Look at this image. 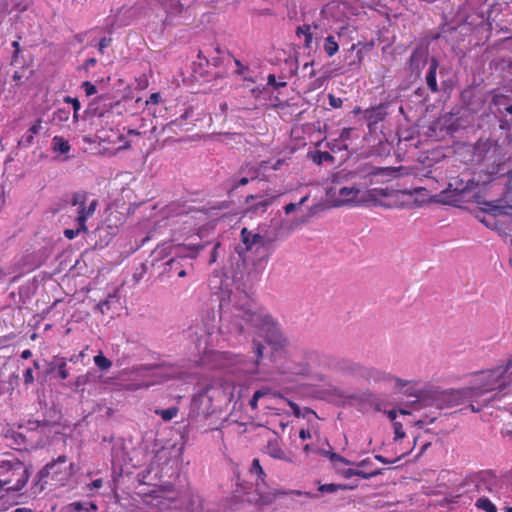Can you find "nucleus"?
<instances>
[{
    "label": "nucleus",
    "instance_id": "obj_39",
    "mask_svg": "<svg viewBox=\"0 0 512 512\" xmlns=\"http://www.w3.org/2000/svg\"><path fill=\"white\" fill-rule=\"evenodd\" d=\"M301 73L303 77L313 78L316 75V71L314 69V62H307L301 67Z\"/></svg>",
    "mask_w": 512,
    "mask_h": 512
},
{
    "label": "nucleus",
    "instance_id": "obj_5",
    "mask_svg": "<svg viewBox=\"0 0 512 512\" xmlns=\"http://www.w3.org/2000/svg\"><path fill=\"white\" fill-rule=\"evenodd\" d=\"M349 176V173H337L332 177V186L328 188L327 195L335 206H360L363 205V191L355 186L341 185Z\"/></svg>",
    "mask_w": 512,
    "mask_h": 512
},
{
    "label": "nucleus",
    "instance_id": "obj_57",
    "mask_svg": "<svg viewBox=\"0 0 512 512\" xmlns=\"http://www.w3.org/2000/svg\"><path fill=\"white\" fill-rule=\"evenodd\" d=\"M110 42H111L110 38H106V37L102 38L99 41V45H98L99 51L103 53L104 49L110 45Z\"/></svg>",
    "mask_w": 512,
    "mask_h": 512
},
{
    "label": "nucleus",
    "instance_id": "obj_9",
    "mask_svg": "<svg viewBox=\"0 0 512 512\" xmlns=\"http://www.w3.org/2000/svg\"><path fill=\"white\" fill-rule=\"evenodd\" d=\"M198 350L203 354L201 359L203 364L210 365L213 368H227L230 364L240 363L242 356L234 355L229 352L214 351L209 348L207 337L200 338Z\"/></svg>",
    "mask_w": 512,
    "mask_h": 512
},
{
    "label": "nucleus",
    "instance_id": "obj_29",
    "mask_svg": "<svg viewBox=\"0 0 512 512\" xmlns=\"http://www.w3.org/2000/svg\"><path fill=\"white\" fill-rule=\"evenodd\" d=\"M340 8L339 3L331 2L325 5L321 10V15L324 18L332 17L335 19H339L340 15L336 12L337 9Z\"/></svg>",
    "mask_w": 512,
    "mask_h": 512
},
{
    "label": "nucleus",
    "instance_id": "obj_25",
    "mask_svg": "<svg viewBox=\"0 0 512 512\" xmlns=\"http://www.w3.org/2000/svg\"><path fill=\"white\" fill-rule=\"evenodd\" d=\"M437 68H438V61L433 58L431 60V62H430L429 70H428V73L426 75L427 86L433 92H437L438 91V85H437V80H436Z\"/></svg>",
    "mask_w": 512,
    "mask_h": 512
},
{
    "label": "nucleus",
    "instance_id": "obj_47",
    "mask_svg": "<svg viewBox=\"0 0 512 512\" xmlns=\"http://www.w3.org/2000/svg\"><path fill=\"white\" fill-rule=\"evenodd\" d=\"M156 382H146V381H142L140 383H134V384H128L126 386V388L130 391H136L138 389H141V388H147L151 385H154Z\"/></svg>",
    "mask_w": 512,
    "mask_h": 512
},
{
    "label": "nucleus",
    "instance_id": "obj_60",
    "mask_svg": "<svg viewBox=\"0 0 512 512\" xmlns=\"http://www.w3.org/2000/svg\"><path fill=\"white\" fill-rule=\"evenodd\" d=\"M298 207H299V205H298V204H295V203H289V204H287V205L284 207V210H285V213H286V214H290V213H292L293 211H295Z\"/></svg>",
    "mask_w": 512,
    "mask_h": 512
},
{
    "label": "nucleus",
    "instance_id": "obj_18",
    "mask_svg": "<svg viewBox=\"0 0 512 512\" xmlns=\"http://www.w3.org/2000/svg\"><path fill=\"white\" fill-rule=\"evenodd\" d=\"M427 57V50L424 47L414 49L409 60L412 72L419 74L427 62Z\"/></svg>",
    "mask_w": 512,
    "mask_h": 512
},
{
    "label": "nucleus",
    "instance_id": "obj_2",
    "mask_svg": "<svg viewBox=\"0 0 512 512\" xmlns=\"http://www.w3.org/2000/svg\"><path fill=\"white\" fill-rule=\"evenodd\" d=\"M510 384H512V358L505 366L478 372L474 376L473 385L468 388L467 395L480 396L496 389H504Z\"/></svg>",
    "mask_w": 512,
    "mask_h": 512
},
{
    "label": "nucleus",
    "instance_id": "obj_34",
    "mask_svg": "<svg viewBox=\"0 0 512 512\" xmlns=\"http://www.w3.org/2000/svg\"><path fill=\"white\" fill-rule=\"evenodd\" d=\"M94 363L101 371H106L112 366V362L102 352L94 357Z\"/></svg>",
    "mask_w": 512,
    "mask_h": 512
},
{
    "label": "nucleus",
    "instance_id": "obj_40",
    "mask_svg": "<svg viewBox=\"0 0 512 512\" xmlns=\"http://www.w3.org/2000/svg\"><path fill=\"white\" fill-rule=\"evenodd\" d=\"M56 370L58 372V375L61 379L65 380L68 378L69 376V372L67 370V364H66V361L65 359H61L57 364H56Z\"/></svg>",
    "mask_w": 512,
    "mask_h": 512
},
{
    "label": "nucleus",
    "instance_id": "obj_1",
    "mask_svg": "<svg viewBox=\"0 0 512 512\" xmlns=\"http://www.w3.org/2000/svg\"><path fill=\"white\" fill-rule=\"evenodd\" d=\"M221 333L257 334L276 350L284 349L286 338L279 332L273 318L263 309H256L250 296L239 287L222 290L219 303Z\"/></svg>",
    "mask_w": 512,
    "mask_h": 512
},
{
    "label": "nucleus",
    "instance_id": "obj_31",
    "mask_svg": "<svg viewBox=\"0 0 512 512\" xmlns=\"http://www.w3.org/2000/svg\"><path fill=\"white\" fill-rule=\"evenodd\" d=\"M234 63L236 66L235 73L239 76H241L245 81L254 82V79L252 76L249 75V67L245 66L241 63L240 60L234 58Z\"/></svg>",
    "mask_w": 512,
    "mask_h": 512
},
{
    "label": "nucleus",
    "instance_id": "obj_45",
    "mask_svg": "<svg viewBox=\"0 0 512 512\" xmlns=\"http://www.w3.org/2000/svg\"><path fill=\"white\" fill-rule=\"evenodd\" d=\"M81 87L87 96H92L97 93L96 86L89 81L83 82Z\"/></svg>",
    "mask_w": 512,
    "mask_h": 512
},
{
    "label": "nucleus",
    "instance_id": "obj_12",
    "mask_svg": "<svg viewBox=\"0 0 512 512\" xmlns=\"http://www.w3.org/2000/svg\"><path fill=\"white\" fill-rule=\"evenodd\" d=\"M202 248L203 246L195 243H190L187 247L185 246L180 248L178 256L171 258L167 262L169 271L177 273V271H179V269L183 266L182 261L187 258H195Z\"/></svg>",
    "mask_w": 512,
    "mask_h": 512
},
{
    "label": "nucleus",
    "instance_id": "obj_50",
    "mask_svg": "<svg viewBox=\"0 0 512 512\" xmlns=\"http://www.w3.org/2000/svg\"><path fill=\"white\" fill-rule=\"evenodd\" d=\"M393 427H394V433H395L396 440L401 439L405 436V433L403 431V426L400 422L394 421Z\"/></svg>",
    "mask_w": 512,
    "mask_h": 512
},
{
    "label": "nucleus",
    "instance_id": "obj_27",
    "mask_svg": "<svg viewBox=\"0 0 512 512\" xmlns=\"http://www.w3.org/2000/svg\"><path fill=\"white\" fill-rule=\"evenodd\" d=\"M379 474V471H373V472H369V473H366L362 470H359V469H352V468H348V469H344L342 471V476L344 478H351L353 476H358V477H361L363 479H370L376 475Z\"/></svg>",
    "mask_w": 512,
    "mask_h": 512
},
{
    "label": "nucleus",
    "instance_id": "obj_10",
    "mask_svg": "<svg viewBox=\"0 0 512 512\" xmlns=\"http://www.w3.org/2000/svg\"><path fill=\"white\" fill-rule=\"evenodd\" d=\"M69 203L75 208L76 224L80 225V229H87L86 222L94 215L98 201L90 199L85 192H75L71 195Z\"/></svg>",
    "mask_w": 512,
    "mask_h": 512
},
{
    "label": "nucleus",
    "instance_id": "obj_48",
    "mask_svg": "<svg viewBox=\"0 0 512 512\" xmlns=\"http://www.w3.org/2000/svg\"><path fill=\"white\" fill-rule=\"evenodd\" d=\"M363 57H364L363 56V51L362 50H358L356 52L355 58L352 61H350L348 63V65L350 67H353V68H359L361 63H362V61H363Z\"/></svg>",
    "mask_w": 512,
    "mask_h": 512
},
{
    "label": "nucleus",
    "instance_id": "obj_22",
    "mask_svg": "<svg viewBox=\"0 0 512 512\" xmlns=\"http://www.w3.org/2000/svg\"><path fill=\"white\" fill-rule=\"evenodd\" d=\"M389 191L386 188H372L363 192V204L369 202H376L381 198L389 196Z\"/></svg>",
    "mask_w": 512,
    "mask_h": 512
},
{
    "label": "nucleus",
    "instance_id": "obj_4",
    "mask_svg": "<svg viewBox=\"0 0 512 512\" xmlns=\"http://www.w3.org/2000/svg\"><path fill=\"white\" fill-rule=\"evenodd\" d=\"M303 361H298V355L285 357L283 360H275V368L279 374L287 377L308 375L325 356L317 351H307L303 354Z\"/></svg>",
    "mask_w": 512,
    "mask_h": 512
},
{
    "label": "nucleus",
    "instance_id": "obj_55",
    "mask_svg": "<svg viewBox=\"0 0 512 512\" xmlns=\"http://www.w3.org/2000/svg\"><path fill=\"white\" fill-rule=\"evenodd\" d=\"M25 384H31L34 381L33 371L31 368L26 369L23 374Z\"/></svg>",
    "mask_w": 512,
    "mask_h": 512
},
{
    "label": "nucleus",
    "instance_id": "obj_13",
    "mask_svg": "<svg viewBox=\"0 0 512 512\" xmlns=\"http://www.w3.org/2000/svg\"><path fill=\"white\" fill-rule=\"evenodd\" d=\"M145 512H161L171 507V502L162 496L160 492H152L143 498Z\"/></svg>",
    "mask_w": 512,
    "mask_h": 512
},
{
    "label": "nucleus",
    "instance_id": "obj_30",
    "mask_svg": "<svg viewBox=\"0 0 512 512\" xmlns=\"http://www.w3.org/2000/svg\"><path fill=\"white\" fill-rule=\"evenodd\" d=\"M156 375L162 377L163 378L162 380L183 377V373L175 367L161 369L156 373Z\"/></svg>",
    "mask_w": 512,
    "mask_h": 512
},
{
    "label": "nucleus",
    "instance_id": "obj_62",
    "mask_svg": "<svg viewBox=\"0 0 512 512\" xmlns=\"http://www.w3.org/2000/svg\"><path fill=\"white\" fill-rule=\"evenodd\" d=\"M118 449L119 448L114 447L113 450H112V461H113V463H120V461H121V459H120V457L118 455V452H117Z\"/></svg>",
    "mask_w": 512,
    "mask_h": 512
},
{
    "label": "nucleus",
    "instance_id": "obj_43",
    "mask_svg": "<svg viewBox=\"0 0 512 512\" xmlns=\"http://www.w3.org/2000/svg\"><path fill=\"white\" fill-rule=\"evenodd\" d=\"M86 231H87V229H80V225L76 224V228H74V229H65L64 235L66 238L71 240V239H74L75 237H77L80 234V232H86Z\"/></svg>",
    "mask_w": 512,
    "mask_h": 512
},
{
    "label": "nucleus",
    "instance_id": "obj_33",
    "mask_svg": "<svg viewBox=\"0 0 512 512\" xmlns=\"http://www.w3.org/2000/svg\"><path fill=\"white\" fill-rule=\"evenodd\" d=\"M162 5L169 15L177 14L181 11L179 0H163Z\"/></svg>",
    "mask_w": 512,
    "mask_h": 512
},
{
    "label": "nucleus",
    "instance_id": "obj_17",
    "mask_svg": "<svg viewBox=\"0 0 512 512\" xmlns=\"http://www.w3.org/2000/svg\"><path fill=\"white\" fill-rule=\"evenodd\" d=\"M42 129V119H37L33 122V124L27 129V131L20 137L18 140V147L20 148H28L30 147L33 142L35 136L41 131Z\"/></svg>",
    "mask_w": 512,
    "mask_h": 512
},
{
    "label": "nucleus",
    "instance_id": "obj_46",
    "mask_svg": "<svg viewBox=\"0 0 512 512\" xmlns=\"http://www.w3.org/2000/svg\"><path fill=\"white\" fill-rule=\"evenodd\" d=\"M333 156L329 153V152H318L317 154V157L314 158V160L318 163V164H321L323 162H329V161H333Z\"/></svg>",
    "mask_w": 512,
    "mask_h": 512
},
{
    "label": "nucleus",
    "instance_id": "obj_49",
    "mask_svg": "<svg viewBox=\"0 0 512 512\" xmlns=\"http://www.w3.org/2000/svg\"><path fill=\"white\" fill-rule=\"evenodd\" d=\"M64 102L72 105L74 114H77L79 112V110L81 108V104L77 98H72L70 96H66L64 98Z\"/></svg>",
    "mask_w": 512,
    "mask_h": 512
},
{
    "label": "nucleus",
    "instance_id": "obj_44",
    "mask_svg": "<svg viewBox=\"0 0 512 512\" xmlns=\"http://www.w3.org/2000/svg\"><path fill=\"white\" fill-rule=\"evenodd\" d=\"M324 454H325L326 456H328V458H329L332 462H334V463H336V462H341V463H344V464H346V465H349V464H350V461H349V460L345 459L344 457H342V456H340V455H338V454H336V453H334V452H328V451H325V452H324Z\"/></svg>",
    "mask_w": 512,
    "mask_h": 512
},
{
    "label": "nucleus",
    "instance_id": "obj_41",
    "mask_svg": "<svg viewBox=\"0 0 512 512\" xmlns=\"http://www.w3.org/2000/svg\"><path fill=\"white\" fill-rule=\"evenodd\" d=\"M31 4V0H13V10L24 12Z\"/></svg>",
    "mask_w": 512,
    "mask_h": 512
},
{
    "label": "nucleus",
    "instance_id": "obj_21",
    "mask_svg": "<svg viewBox=\"0 0 512 512\" xmlns=\"http://www.w3.org/2000/svg\"><path fill=\"white\" fill-rule=\"evenodd\" d=\"M266 453L272 458L292 462V458L282 450L277 440H270L267 443Z\"/></svg>",
    "mask_w": 512,
    "mask_h": 512
},
{
    "label": "nucleus",
    "instance_id": "obj_26",
    "mask_svg": "<svg viewBox=\"0 0 512 512\" xmlns=\"http://www.w3.org/2000/svg\"><path fill=\"white\" fill-rule=\"evenodd\" d=\"M52 148L53 151L60 154H67L71 146L68 140L64 139L62 136H54L52 138Z\"/></svg>",
    "mask_w": 512,
    "mask_h": 512
},
{
    "label": "nucleus",
    "instance_id": "obj_11",
    "mask_svg": "<svg viewBox=\"0 0 512 512\" xmlns=\"http://www.w3.org/2000/svg\"><path fill=\"white\" fill-rule=\"evenodd\" d=\"M249 474L255 480L256 492L258 494L256 502L260 505L272 504L276 500L278 493L275 490L265 488L266 474L258 459L252 461Z\"/></svg>",
    "mask_w": 512,
    "mask_h": 512
},
{
    "label": "nucleus",
    "instance_id": "obj_24",
    "mask_svg": "<svg viewBox=\"0 0 512 512\" xmlns=\"http://www.w3.org/2000/svg\"><path fill=\"white\" fill-rule=\"evenodd\" d=\"M323 50L328 57L334 56L339 51V43L335 35L329 34L323 37Z\"/></svg>",
    "mask_w": 512,
    "mask_h": 512
},
{
    "label": "nucleus",
    "instance_id": "obj_58",
    "mask_svg": "<svg viewBox=\"0 0 512 512\" xmlns=\"http://www.w3.org/2000/svg\"><path fill=\"white\" fill-rule=\"evenodd\" d=\"M270 392H271L270 389L263 388V389H259V390L255 391L254 395L256 396V398L261 399L262 397L268 395Z\"/></svg>",
    "mask_w": 512,
    "mask_h": 512
},
{
    "label": "nucleus",
    "instance_id": "obj_37",
    "mask_svg": "<svg viewBox=\"0 0 512 512\" xmlns=\"http://www.w3.org/2000/svg\"><path fill=\"white\" fill-rule=\"evenodd\" d=\"M284 163V160L282 159H278L274 162L272 161H262L259 165L260 169L261 170H268V169H272V170H278L280 169V167L283 165Z\"/></svg>",
    "mask_w": 512,
    "mask_h": 512
},
{
    "label": "nucleus",
    "instance_id": "obj_52",
    "mask_svg": "<svg viewBox=\"0 0 512 512\" xmlns=\"http://www.w3.org/2000/svg\"><path fill=\"white\" fill-rule=\"evenodd\" d=\"M103 485V482L101 479H96L92 481L90 484L87 485V491L93 492L95 490H98Z\"/></svg>",
    "mask_w": 512,
    "mask_h": 512
},
{
    "label": "nucleus",
    "instance_id": "obj_20",
    "mask_svg": "<svg viewBox=\"0 0 512 512\" xmlns=\"http://www.w3.org/2000/svg\"><path fill=\"white\" fill-rule=\"evenodd\" d=\"M98 507L94 502L76 501L64 506L60 512H97Z\"/></svg>",
    "mask_w": 512,
    "mask_h": 512
},
{
    "label": "nucleus",
    "instance_id": "obj_6",
    "mask_svg": "<svg viewBox=\"0 0 512 512\" xmlns=\"http://www.w3.org/2000/svg\"><path fill=\"white\" fill-rule=\"evenodd\" d=\"M240 236L242 245L235 248V251L238 254L237 271H241V267L245 265V253L251 252L260 254L262 251H266L273 241L267 235H262L259 232H255L247 228H243L241 230Z\"/></svg>",
    "mask_w": 512,
    "mask_h": 512
},
{
    "label": "nucleus",
    "instance_id": "obj_14",
    "mask_svg": "<svg viewBox=\"0 0 512 512\" xmlns=\"http://www.w3.org/2000/svg\"><path fill=\"white\" fill-rule=\"evenodd\" d=\"M363 367L350 359H341L335 364V370L343 376L362 377Z\"/></svg>",
    "mask_w": 512,
    "mask_h": 512
},
{
    "label": "nucleus",
    "instance_id": "obj_53",
    "mask_svg": "<svg viewBox=\"0 0 512 512\" xmlns=\"http://www.w3.org/2000/svg\"><path fill=\"white\" fill-rule=\"evenodd\" d=\"M268 84L275 87L280 88L286 86L285 82H277L276 77L273 74L268 76Z\"/></svg>",
    "mask_w": 512,
    "mask_h": 512
},
{
    "label": "nucleus",
    "instance_id": "obj_28",
    "mask_svg": "<svg viewBox=\"0 0 512 512\" xmlns=\"http://www.w3.org/2000/svg\"><path fill=\"white\" fill-rule=\"evenodd\" d=\"M264 344L260 341H257L256 339H253V346H252V351L254 353V356H255V361L253 363V369H250L249 371H254V369L259 365L262 357H263V353H264Z\"/></svg>",
    "mask_w": 512,
    "mask_h": 512
},
{
    "label": "nucleus",
    "instance_id": "obj_35",
    "mask_svg": "<svg viewBox=\"0 0 512 512\" xmlns=\"http://www.w3.org/2000/svg\"><path fill=\"white\" fill-rule=\"evenodd\" d=\"M155 413L159 415L164 421H170L178 414L177 407H170L167 409H156Z\"/></svg>",
    "mask_w": 512,
    "mask_h": 512
},
{
    "label": "nucleus",
    "instance_id": "obj_15",
    "mask_svg": "<svg viewBox=\"0 0 512 512\" xmlns=\"http://www.w3.org/2000/svg\"><path fill=\"white\" fill-rule=\"evenodd\" d=\"M272 201L273 198L269 196L249 195L246 198V203L248 205L247 210L255 214L264 213L267 210V208L272 204Z\"/></svg>",
    "mask_w": 512,
    "mask_h": 512
},
{
    "label": "nucleus",
    "instance_id": "obj_32",
    "mask_svg": "<svg viewBox=\"0 0 512 512\" xmlns=\"http://www.w3.org/2000/svg\"><path fill=\"white\" fill-rule=\"evenodd\" d=\"M258 172L256 170H249V176L242 177L240 179H233L231 188L237 189L241 186L246 185L250 180L257 178Z\"/></svg>",
    "mask_w": 512,
    "mask_h": 512
},
{
    "label": "nucleus",
    "instance_id": "obj_7",
    "mask_svg": "<svg viewBox=\"0 0 512 512\" xmlns=\"http://www.w3.org/2000/svg\"><path fill=\"white\" fill-rule=\"evenodd\" d=\"M75 473L74 464L68 463L65 455L59 456L56 460L47 463L37 474L38 483L46 482L50 477L56 485H65Z\"/></svg>",
    "mask_w": 512,
    "mask_h": 512
},
{
    "label": "nucleus",
    "instance_id": "obj_64",
    "mask_svg": "<svg viewBox=\"0 0 512 512\" xmlns=\"http://www.w3.org/2000/svg\"><path fill=\"white\" fill-rule=\"evenodd\" d=\"M397 411L396 410H389V411H386V414L388 416V418L391 420V421H395L396 417H397Z\"/></svg>",
    "mask_w": 512,
    "mask_h": 512
},
{
    "label": "nucleus",
    "instance_id": "obj_63",
    "mask_svg": "<svg viewBox=\"0 0 512 512\" xmlns=\"http://www.w3.org/2000/svg\"><path fill=\"white\" fill-rule=\"evenodd\" d=\"M299 437L302 439V440H306V439H309L311 438V434L308 430H305V429H302L300 430L299 432Z\"/></svg>",
    "mask_w": 512,
    "mask_h": 512
},
{
    "label": "nucleus",
    "instance_id": "obj_3",
    "mask_svg": "<svg viewBox=\"0 0 512 512\" xmlns=\"http://www.w3.org/2000/svg\"><path fill=\"white\" fill-rule=\"evenodd\" d=\"M31 475V467L17 458L0 461V497L22 490Z\"/></svg>",
    "mask_w": 512,
    "mask_h": 512
},
{
    "label": "nucleus",
    "instance_id": "obj_54",
    "mask_svg": "<svg viewBox=\"0 0 512 512\" xmlns=\"http://www.w3.org/2000/svg\"><path fill=\"white\" fill-rule=\"evenodd\" d=\"M55 118H58L60 121H66L69 118V111L64 109H58L55 112Z\"/></svg>",
    "mask_w": 512,
    "mask_h": 512
},
{
    "label": "nucleus",
    "instance_id": "obj_51",
    "mask_svg": "<svg viewBox=\"0 0 512 512\" xmlns=\"http://www.w3.org/2000/svg\"><path fill=\"white\" fill-rule=\"evenodd\" d=\"M328 99H329V105L333 108H340L343 104V100L339 97H336L333 94H329Z\"/></svg>",
    "mask_w": 512,
    "mask_h": 512
},
{
    "label": "nucleus",
    "instance_id": "obj_59",
    "mask_svg": "<svg viewBox=\"0 0 512 512\" xmlns=\"http://www.w3.org/2000/svg\"><path fill=\"white\" fill-rule=\"evenodd\" d=\"M390 383H394L397 387H404L408 384L407 381L393 376V380Z\"/></svg>",
    "mask_w": 512,
    "mask_h": 512
},
{
    "label": "nucleus",
    "instance_id": "obj_38",
    "mask_svg": "<svg viewBox=\"0 0 512 512\" xmlns=\"http://www.w3.org/2000/svg\"><path fill=\"white\" fill-rule=\"evenodd\" d=\"M353 488H354V486L324 484V485L320 486L319 490L323 493H334L338 489H353Z\"/></svg>",
    "mask_w": 512,
    "mask_h": 512
},
{
    "label": "nucleus",
    "instance_id": "obj_23",
    "mask_svg": "<svg viewBox=\"0 0 512 512\" xmlns=\"http://www.w3.org/2000/svg\"><path fill=\"white\" fill-rule=\"evenodd\" d=\"M492 104L497 107L498 112L502 113L504 110L508 114H512V102L508 96L495 94L492 99Z\"/></svg>",
    "mask_w": 512,
    "mask_h": 512
},
{
    "label": "nucleus",
    "instance_id": "obj_16",
    "mask_svg": "<svg viewBox=\"0 0 512 512\" xmlns=\"http://www.w3.org/2000/svg\"><path fill=\"white\" fill-rule=\"evenodd\" d=\"M368 382L388 383L393 380V376L388 372L376 367H363L362 377Z\"/></svg>",
    "mask_w": 512,
    "mask_h": 512
},
{
    "label": "nucleus",
    "instance_id": "obj_42",
    "mask_svg": "<svg viewBox=\"0 0 512 512\" xmlns=\"http://www.w3.org/2000/svg\"><path fill=\"white\" fill-rule=\"evenodd\" d=\"M288 404H289L293 414L298 418L305 417L306 414L313 413V411L310 410L309 408H305V413H302L300 407L292 401H289Z\"/></svg>",
    "mask_w": 512,
    "mask_h": 512
},
{
    "label": "nucleus",
    "instance_id": "obj_61",
    "mask_svg": "<svg viewBox=\"0 0 512 512\" xmlns=\"http://www.w3.org/2000/svg\"><path fill=\"white\" fill-rule=\"evenodd\" d=\"M219 246H220L219 243L214 245L213 251L211 253L210 260H209L210 263H214L217 260V249L219 248Z\"/></svg>",
    "mask_w": 512,
    "mask_h": 512
},
{
    "label": "nucleus",
    "instance_id": "obj_56",
    "mask_svg": "<svg viewBox=\"0 0 512 512\" xmlns=\"http://www.w3.org/2000/svg\"><path fill=\"white\" fill-rule=\"evenodd\" d=\"M161 100L160 93H152L149 97V99L146 101V104H158Z\"/></svg>",
    "mask_w": 512,
    "mask_h": 512
},
{
    "label": "nucleus",
    "instance_id": "obj_19",
    "mask_svg": "<svg viewBox=\"0 0 512 512\" xmlns=\"http://www.w3.org/2000/svg\"><path fill=\"white\" fill-rule=\"evenodd\" d=\"M386 114V106L384 104H380L366 109L364 111V118L368 121L369 125H375L382 121Z\"/></svg>",
    "mask_w": 512,
    "mask_h": 512
},
{
    "label": "nucleus",
    "instance_id": "obj_8",
    "mask_svg": "<svg viewBox=\"0 0 512 512\" xmlns=\"http://www.w3.org/2000/svg\"><path fill=\"white\" fill-rule=\"evenodd\" d=\"M326 32V24L321 20L303 23L296 28V37L308 53L316 52Z\"/></svg>",
    "mask_w": 512,
    "mask_h": 512
},
{
    "label": "nucleus",
    "instance_id": "obj_36",
    "mask_svg": "<svg viewBox=\"0 0 512 512\" xmlns=\"http://www.w3.org/2000/svg\"><path fill=\"white\" fill-rule=\"evenodd\" d=\"M475 505L485 512H497L496 506L486 497L479 498Z\"/></svg>",
    "mask_w": 512,
    "mask_h": 512
}]
</instances>
